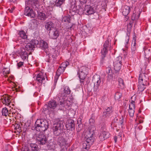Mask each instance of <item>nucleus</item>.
Returning <instances> with one entry per match:
<instances>
[{
  "label": "nucleus",
  "mask_w": 151,
  "mask_h": 151,
  "mask_svg": "<svg viewBox=\"0 0 151 151\" xmlns=\"http://www.w3.org/2000/svg\"><path fill=\"white\" fill-rule=\"evenodd\" d=\"M90 127L88 128V131L86 132L85 135L84 142L83 144V148L88 151L91 146L93 144L95 141L94 136V130H91L90 129Z\"/></svg>",
  "instance_id": "nucleus-1"
},
{
  "label": "nucleus",
  "mask_w": 151,
  "mask_h": 151,
  "mask_svg": "<svg viewBox=\"0 0 151 151\" xmlns=\"http://www.w3.org/2000/svg\"><path fill=\"white\" fill-rule=\"evenodd\" d=\"M64 127L63 122L61 121L55 122L53 125L52 130L53 134L56 137L62 135H66L65 132L63 131Z\"/></svg>",
  "instance_id": "nucleus-2"
},
{
  "label": "nucleus",
  "mask_w": 151,
  "mask_h": 151,
  "mask_svg": "<svg viewBox=\"0 0 151 151\" xmlns=\"http://www.w3.org/2000/svg\"><path fill=\"white\" fill-rule=\"evenodd\" d=\"M35 129L40 132L46 130L49 126L47 121L43 119H37L35 123Z\"/></svg>",
  "instance_id": "nucleus-3"
},
{
  "label": "nucleus",
  "mask_w": 151,
  "mask_h": 151,
  "mask_svg": "<svg viewBox=\"0 0 151 151\" xmlns=\"http://www.w3.org/2000/svg\"><path fill=\"white\" fill-rule=\"evenodd\" d=\"M88 69L89 68L86 66L78 67L77 68V75L79 78L81 85H84L86 78L88 73Z\"/></svg>",
  "instance_id": "nucleus-4"
},
{
  "label": "nucleus",
  "mask_w": 151,
  "mask_h": 151,
  "mask_svg": "<svg viewBox=\"0 0 151 151\" xmlns=\"http://www.w3.org/2000/svg\"><path fill=\"white\" fill-rule=\"evenodd\" d=\"M71 7L72 9L70 10V13H71V12H74L75 13H77L79 15L85 13V11L83 8L82 4H79L78 6V9H77V2L76 1H72L70 3Z\"/></svg>",
  "instance_id": "nucleus-5"
},
{
  "label": "nucleus",
  "mask_w": 151,
  "mask_h": 151,
  "mask_svg": "<svg viewBox=\"0 0 151 151\" xmlns=\"http://www.w3.org/2000/svg\"><path fill=\"white\" fill-rule=\"evenodd\" d=\"M111 40H109V38H107L104 43L103 47L101 52L102 60H104L106 57L109 49H110L111 47Z\"/></svg>",
  "instance_id": "nucleus-6"
},
{
  "label": "nucleus",
  "mask_w": 151,
  "mask_h": 151,
  "mask_svg": "<svg viewBox=\"0 0 151 151\" xmlns=\"http://www.w3.org/2000/svg\"><path fill=\"white\" fill-rule=\"evenodd\" d=\"M122 58L119 56L116 58L113 62L114 72L115 74H119L122 66Z\"/></svg>",
  "instance_id": "nucleus-7"
},
{
  "label": "nucleus",
  "mask_w": 151,
  "mask_h": 151,
  "mask_svg": "<svg viewBox=\"0 0 151 151\" xmlns=\"http://www.w3.org/2000/svg\"><path fill=\"white\" fill-rule=\"evenodd\" d=\"M114 111L113 107L112 106L107 107L103 112L102 117L104 119L109 118L113 114Z\"/></svg>",
  "instance_id": "nucleus-8"
},
{
  "label": "nucleus",
  "mask_w": 151,
  "mask_h": 151,
  "mask_svg": "<svg viewBox=\"0 0 151 151\" xmlns=\"http://www.w3.org/2000/svg\"><path fill=\"white\" fill-rule=\"evenodd\" d=\"M36 140L37 142L40 145H45L47 142V138L46 135L40 132L37 137Z\"/></svg>",
  "instance_id": "nucleus-9"
},
{
  "label": "nucleus",
  "mask_w": 151,
  "mask_h": 151,
  "mask_svg": "<svg viewBox=\"0 0 151 151\" xmlns=\"http://www.w3.org/2000/svg\"><path fill=\"white\" fill-rule=\"evenodd\" d=\"M148 77L147 74L145 73H141L139 76L138 82L144 83L146 85H149Z\"/></svg>",
  "instance_id": "nucleus-10"
},
{
  "label": "nucleus",
  "mask_w": 151,
  "mask_h": 151,
  "mask_svg": "<svg viewBox=\"0 0 151 151\" xmlns=\"http://www.w3.org/2000/svg\"><path fill=\"white\" fill-rule=\"evenodd\" d=\"M97 6H95L94 5L91 6L90 5H86L84 8L85 13L88 15L93 14L96 12Z\"/></svg>",
  "instance_id": "nucleus-11"
},
{
  "label": "nucleus",
  "mask_w": 151,
  "mask_h": 151,
  "mask_svg": "<svg viewBox=\"0 0 151 151\" xmlns=\"http://www.w3.org/2000/svg\"><path fill=\"white\" fill-rule=\"evenodd\" d=\"M1 101L6 105H9L12 101V96L8 94H5L1 97Z\"/></svg>",
  "instance_id": "nucleus-12"
},
{
  "label": "nucleus",
  "mask_w": 151,
  "mask_h": 151,
  "mask_svg": "<svg viewBox=\"0 0 151 151\" xmlns=\"http://www.w3.org/2000/svg\"><path fill=\"white\" fill-rule=\"evenodd\" d=\"M24 14L26 16L31 18H34L36 15L35 12H34L32 9L28 6L25 7L24 11Z\"/></svg>",
  "instance_id": "nucleus-13"
},
{
  "label": "nucleus",
  "mask_w": 151,
  "mask_h": 151,
  "mask_svg": "<svg viewBox=\"0 0 151 151\" xmlns=\"http://www.w3.org/2000/svg\"><path fill=\"white\" fill-rule=\"evenodd\" d=\"M18 54L20 57L24 60L27 59L29 55L31 54V52L26 51L24 47H22L20 48Z\"/></svg>",
  "instance_id": "nucleus-14"
},
{
  "label": "nucleus",
  "mask_w": 151,
  "mask_h": 151,
  "mask_svg": "<svg viewBox=\"0 0 151 151\" xmlns=\"http://www.w3.org/2000/svg\"><path fill=\"white\" fill-rule=\"evenodd\" d=\"M71 92V91L70 88L68 86H66L64 87V89L61 93L59 94V96L62 99H65L67 97V95L70 94Z\"/></svg>",
  "instance_id": "nucleus-15"
},
{
  "label": "nucleus",
  "mask_w": 151,
  "mask_h": 151,
  "mask_svg": "<svg viewBox=\"0 0 151 151\" xmlns=\"http://www.w3.org/2000/svg\"><path fill=\"white\" fill-rule=\"evenodd\" d=\"M65 70L59 66L56 72V75L54 77L53 83L54 88L55 87L56 83L59 76Z\"/></svg>",
  "instance_id": "nucleus-16"
},
{
  "label": "nucleus",
  "mask_w": 151,
  "mask_h": 151,
  "mask_svg": "<svg viewBox=\"0 0 151 151\" xmlns=\"http://www.w3.org/2000/svg\"><path fill=\"white\" fill-rule=\"evenodd\" d=\"M142 10L137 7H135L133 11V13L131 17L132 21L137 20L139 18Z\"/></svg>",
  "instance_id": "nucleus-17"
},
{
  "label": "nucleus",
  "mask_w": 151,
  "mask_h": 151,
  "mask_svg": "<svg viewBox=\"0 0 151 151\" xmlns=\"http://www.w3.org/2000/svg\"><path fill=\"white\" fill-rule=\"evenodd\" d=\"M45 78L44 75V73L40 72L36 76V81L37 82V84L39 86L42 85V83H44V81Z\"/></svg>",
  "instance_id": "nucleus-18"
},
{
  "label": "nucleus",
  "mask_w": 151,
  "mask_h": 151,
  "mask_svg": "<svg viewBox=\"0 0 151 151\" xmlns=\"http://www.w3.org/2000/svg\"><path fill=\"white\" fill-rule=\"evenodd\" d=\"M46 53L47 56H51L56 58H57L59 54L58 50L55 48L49 49L47 52H46Z\"/></svg>",
  "instance_id": "nucleus-19"
},
{
  "label": "nucleus",
  "mask_w": 151,
  "mask_h": 151,
  "mask_svg": "<svg viewBox=\"0 0 151 151\" xmlns=\"http://www.w3.org/2000/svg\"><path fill=\"white\" fill-rule=\"evenodd\" d=\"M39 47L41 49L43 50L46 53L49 49L48 48V44L47 42L43 40H40L39 44Z\"/></svg>",
  "instance_id": "nucleus-20"
},
{
  "label": "nucleus",
  "mask_w": 151,
  "mask_h": 151,
  "mask_svg": "<svg viewBox=\"0 0 151 151\" xmlns=\"http://www.w3.org/2000/svg\"><path fill=\"white\" fill-rule=\"evenodd\" d=\"M66 127L68 130L73 131L75 129L74 121L72 119H69L66 122Z\"/></svg>",
  "instance_id": "nucleus-21"
},
{
  "label": "nucleus",
  "mask_w": 151,
  "mask_h": 151,
  "mask_svg": "<svg viewBox=\"0 0 151 151\" xmlns=\"http://www.w3.org/2000/svg\"><path fill=\"white\" fill-rule=\"evenodd\" d=\"M62 99V98H60L59 101L57 103V107H58V110L62 111L66 110L65 104L64 103V99Z\"/></svg>",
  "instance_id": "nucleus-22"
},
{
  "label": "nucleus",
  "mask_w": 151,
  "mask_h": 151,
  "mask_svg": "<svg viewBox=\"0 0 151 151\" xmlns=\"http://www.w3.org/2000/svg\"><path fill=\"white\" fill-rule=\"evenodd\" d=\"M110 136L109 133L106 131H101L99 137L100 141H102Z\"/></svg>",
  "instance_id": "nucleus-23"
},
{
  "label": "nucleus",
  "mask_w": 151,
  "mask_h": 151,
  "mask_svg": "<svg viewBox=\"0 0 151 151\" xmlns=\"http://www.w3.org/2000/svg\"><path fill=\"white\" fill-rule=\"evenodd\" d=\"M130 30V29L127 30L126 35L123 38V41L125 45V47L127 49L129 47V36L131 33Z\"/></svg>",
  "instance_id": "nucleus-24"
},
{
  "label": "nucleus",
  "mask_w": 151,
  "mask_h": 151,
  "mask_svg": "<svg viewBox=\"0 0 151 151\" xmlns=\"http://www.w3.org/2000/svg\"><path fill=\"white\" fill-rule=\"evenodd\" d=\"M65 135H62L58 136V137L57 139V141L58 145L60 146H62L66 145L67 140L64 137Z\"/></svg>",
  "instance_id": "nucleus-25"
},
{
  "label": "nucleus",
  "mask_w": 151,
  "mask_h": 151,
  "mask_svg": "<svg viewBox=\"0 0 151 151\" xmlns=\"http://www.w3.org/2000/svg\"><path fill=\"white\" fill-rule=\"evenodd\" d=\"M106 73L108 74L107 81H112L113 78V74L114 73L112 72L111 68V67H108L106 68Z\"/></svg>",
  "instance_id": "nucleus-26"
},
{
  "label": "nucleus",
  "mask_w": 151,
  "mask_h": 151,
  "mask_svg": "<svg viewBox=\"0 0 151 151\" xmlns=\"http://www.w3.org/2000/svg\"><path fill=\"white\" fill-rule=\"evenodd\" d=\"M46 61L48 63V65L51 66L56 63L57 61V58L51 56H47Z\"/></svg>",
  "instance_id": "nucleus-27"
},
{
  "label": "nucleus",
  "mask_w": 151,
  "mask_h": 151,
  "mask_svg": "<svg viewBox=\"0 0 151 151\" xmlns=\"http://www.w3.org/2000/svg\"><path fill=\"white\" fill-rule=\"evenodd\" d=\"M45 27L48 31H51L55 26L54 23L52 21H46L45 22Z\"/></svg>",
  "instance_id": "nucleus-28"
},
{
  "label": "nucleus",
  "mask_w": 151,
  "mask_h": 151,
  "mask_svg": "<svg viewBox=\"0 0 151 151\" xmlns=\"http://www.w3.org/2000/svg\"><path fill=\"white\" fill-rule=\"evenodd\" d=\"M124 125V117L122 116L121 117L119 118V119L116 124L115 125V127L118 126L119 129H122Z\"/></svg>",
  "instance_id": "nucleus-29"
},
{
  "label": "nucleus",
  "mask_w": 151,
  "mask_h": 151,
  "mask_svg": "<svg viewBox=\"0 0 151 151\" xmlns=\"http://www.w3.org/2000/svg\"><path fill=\"white\" fill-rule=\"evenodd\" d=\"M50 38L53 39H56L59 35V33L57 29H55L52 33H49Z\"/></svg>",
  "instance_id": "nucleus-30"
},
{
  "label": "nucleus",
  "mask_w": 151,
  "mask_h": 151,
  "mask_svg": "<svg viewBox=\"0 0 151 151\" xmlns=\"http://www.w3.org/2000/svg\"><path fill=\"white\" fill-rule=\"evenodd\" d=\"M57 106V102L54 100L50 101H49L48 105H46L44 106L48 108L49 107L50 108L52 109H55Z\"/></svg>",
  "instance_id": "nucleus-31"
},
{
  "label": "nucleus",
  "mask_w": 151,
  "mask_h": 151,
  "mask_svg": "<svg viewBox=\"0 0 151 151\" xmlns=\"http://www.w3.org/2000/svg\"><path fill=\"white\" fill-rule=\"evenodd\" d=\"M37 18L38 19L44 21L47 18L46 15L42 11L37 12Z\"/></svg>",
  "instance_id": "nucleus-32"
},
{
  "label": "nucleus",
  "mask_w": 151,
  "mask_h": 151,
  "mask_svg": "<svg viewBox=\"0 0 151 151\" xmlns=\"http://www.w3.org/2000/svg\"><path fill=\"white\" fill-rule=\"evenodd\" d=\"M131 6H128L127 5H124L122 13L124 16L127 15L131 11Z\"/></svg>",
  "instance_id": "nucleus-33"
},
{
  "label": "nucleus",
  "mask_w": 151,
  "mask_h": 151,
  "mask_svg": "<svg viewBox=\"0 0 151 151\" xmlns=\"http://www.w3.org/2000/svg\"><path fill=\"white\" fill-rule=\"evenodd\" d=\"M24 48L26 51L29 52H30L31 54L34 50L35 47L29 42L26 44L25 48Z\"/></svg>",
  "instance_id": "nucleus-34"
},
{
  "label": "nucleus",
  "mask_w": 151,
  "mask_h": 151,
  "mask_svg": "<svg viewBox=\"0 0 151 151\" xmlns=\"http://www.w3.org/2000/svg\"><path fill=\"white\" fill-rule=\"evenodd\" d=\"M122 97V93L119 90H118L115 93L114 98L116 101L119 102L121 101Z\"/></svg>",
  "instance_id": "nucleus-35"
},
{
  "label": "nucleus",
  "mask_w": 151,
  "mask_h": 151,
  "mask_svg": "<svg viewBox=\"0 0 151 151\" xmlns=\"http://www.w3.org/2000/svg\"><path fill=\"white\" fill-rule=\"evenodd\" d=\"M17 34L22 39H26L27 38V35L24 30H18L17 31Z\"/></svg>",
  "instance_id": "nucleus-36"
},
{
  "label": "nucleus",
  "mask_w": 151,
  "mask_h": 151,
  "mask_svg": "<svg viewBox=\"0 0 151 151\" xmlns=\"http://www.w3.org/2000/svg\"><path fill=\"white\" fill-rule=\"evenodd\" d=\"M118 87L122 89H124L125 88V85L124 83L123 80L121 78H118Z\"/></svg>",
  "instance_id": "nucleus-37"
},
{
  "label": "nucleus",
  "mask_w": 151,
  "mask_h": 151,
  "mask_svg": "<svg viewBox=\"0 0 151 151\" xmlns=\"http://www.w3.org/2000/svg\"><path fill=\"white\" fill-rule=\"evenodd\" d=\"M143 51L145 57L147 55H149L151 54L150 49L147 46H145L143 47Z\"/></svg>",
  "instance_id": "nucleus-38"
},
{
  "label": "nucleus",
  "mask_w": 151,
  "mask_h": 151,
  "mask_svg": "<svg viewBox=\"0 0 151 151\" xmlns=\"http://www.w3.org/2000/svg\"><path fill=\"white\" fill-rule=\"evenodd\" d=\"M9 112V111H8V110L6 107L2 109V115L5 116H7V115L10 117L11 116H13L12 114H11Z\"/></svg>",
  "instance_id": "nucleus-39"
},
{
  "label": "nucleus",
  "mask_w": 151,
  "mask_h": 151,
  "mask_svg": "<svg viewBox=\"0 0 151 151\" xmlns=\"http://www.w3.org/2000/svg\"><path fill=\"white\" fill-rule=\"evenodd\" d=\"M64 1H55L53 3L50 1V3L52 4L54 6H60L63 4L64 3Z\"/></svg>",
  "instance_id": "nucleus-40"
},
{
  "label": "nucleus",
  "mask_w": 151,
  "mask_h": 151,
  "mask_svg": "<svg viewBox=\"0 0 151 151\" xmlns=\"http://www.w3.org/2000/svg\"><path fill=\"white\" fill-rule=\"evenodd\" d=\"M29 2L30 1L32 7L34 9L38 8L39 6V1H28Z\"/></svg>",
  "instance_id": "nucleus-41"
},
{
  "label": "nucleus",
  "mask_w": 151,
  "mask_h": 151,
  "mask_svg": "<svg viewBox=\"0 0 151 151\" xmlns=\"http://www.w3.org/2000/svg\"><path fill=\"white\" fill-rule=\"evenodd\" d=\"M72 41V39L71 37H69L68 38L66 37L65 38V40L63 42V44L65 46L69 47L70 45H71Z\"/></svg>",
  "instance_id": "nucleus-42"
},
{
  "label": "nucleus",
  "mask_w": 151,
  "mask_h": 151,
  "mask_svg": "<svg viewBox=\"0 0 151 151\" xmlns=\"http://www.w3.org/2000/svg\"><path fill=\"white\" fill-rule=\"evenodd\" d=\"M107 3V1H100L98 3V4H101V7L102 9H104L105 11H106Z\"/></svg>",
  "instance_id": "nucleus-43"
},
{
  "label": "nucleus",
  "mask_w": 151,
  "mask_h": 151,
  "mask_svg": "<svg viewBox=\"0 0 151 151\" xmlns=\"http://www.w3.org/2000/svg\"><path fill=\"white\" fill-rule=\"evenodd\" d=\"M138 91L140 92L143 91L146 88L145 86L148 85H146L145 84L138 82Z\"/></svg>",
  "instance_id": "nucleus-44"
},
{
  "label": "nucleus",
  "mask_w": 151,
  "mask_h": 151,
  "mask_svg": "<svg viewBox=\"0 0 151 151\" xmlns=\"http://www.w3.org/2000/svg\"><path fill=\"white\" fill-rule=\"evenodd\" d=\"M30 147V151H38L39 150L38 146L36 144H31Z\"/></svg>",
  "instance_id": "nucleus-45"
},
{
  "label": "nucleus",
  "mask_w": 151,
  "mask_h": 151,
  "mask_svg": "<svg viewBox=\"0 0 151 151\" xmlns=\"http://www.w3.org/2000/svg\"><path fill=\"white\" fill-rule=\"evenodd\" d=\"M71 18V17L69 15L65 16L62 18V21L68 23H70Z\"/></svg>",
  "instance_id": "nucleus-46"
},
{
  "label": "nucleus",
  "mask_w": 151,
  "mask_h": 151,
  "mask_svg": "<svg viewBox=\"0 0 151 151\" xmlns=\"http://www.w3.org/2000/svg\"><path fill=\"white\" fill-rule=\"evenodd\" d=\"M101 80H99L98 81L95 82L93 90L95 92H97V91L99 89V86L100 85Z\"/></svg>",
  "instance_id": "nucleus-47"
},
{
  "label": "nucleus",
  "mask_w": 151,
  "mask_h": 151,
  "mask_svg": "<svg viewBox=\"0 0 151 151\" xmlns=\"http://www.w3.org/2000/svg\"><path fill=\"white\" fill-rule=\"evenodd\" d=\"M11 114H12V115L13 116H17L19 115H20V114H19L18 111H17L15 109H12V110L10 109L9 110V112Z\"/></svg>",
  "instance_id": "nucleus-48"
},
{
  "label": "nucleus",
  "mask_w": 151,
  "mask_h": 151,
  "mask_svg": "<svg viewBox=\"0 0 151 151\" xmlns=\"http://www.w3.org/2000/svg\"><path fill=\"white\" fill-rule=\"evenodd\" d=\"M14 129L16 130L17 132H20L22 131L20 124L15 123L14 125Z\"/></svg>",
  "instance_id": "nucleus-49"
},
{
  "label": "nucleus",
  "mask_w": 151,
  "mask_h": 151,
  "mask_svg": "<svg viewBox=\"0 0 151 151\" xmlns=\"http://www.w3.org/2000/svg\"><path fill=\"white\" fill-rule=\"evenodd\" d=\"M39 42L36 39H32L29 42L32 45H33V47H35V46H37L39 44Z\"/></svg>",
  "instance_id": "nucleus-50"
},
{
  "label": "nucleus",
  "mask_w": 151,
  "mask_h": 151,
  "mask_svg": "<svg viewBox=\"0 0 151 151\" xmlns=\"http://www.w3.org/2000/svg\"><path fill=\"white\" fill-rule=\"evenodd\" d=\"M137 37V35H136V34L134 32L133 34V38L132 40V44L133 43V46H136V40Z\"/></svg>",
  "instance_id": "nucleus-51"
},
{
  "label": "nucleus",
  "mask_w": 151,
  "mask_h": 151,
  "mask_svg": "<svg viewBox=\"0 0 151 151\" xmlns=\"http://www.w3.org/2000/svg\"><path fill=\"white\" fill-rule=\"evenodd\" d=\"M64 103L65 104L66 110L68 108H69V107L71 106V103L69 100L64 99Z\"/></svg>",
  "instance_id": "nucleus-52"
},
{
  "label": "nucleus",
  "mask_w": 151,
  "mask_h": 151,
  "mask_svg": "<svg viewBox=\"0 0 151 151\" xmlns=\"http://www.w3.org/2000/svg\"><path fill=\"white\" fill-rule=\"evenodd\" d=\"M135 110V109H129L128 110V113L130 117H133L134 116Z\"/></svg>",
  "instance_id": "nucleus-53"
},
{
  "label": "nucleus",
  "mask_w": 151,
  "mask_h": 151,
  "mask_svg": "<svg viewBox=\"0 0 151 151\" xmlns=\"http://www.w3.org/2000/svg\"><path fill=\"white\" fill-rule=\"evenodd\" d=\"M69 65V63L68 61L63 62L60 65L61 68L65 70L66 68Z\"/></svg>",
  "instance_id": "nucleus-54"
},
{
  "label": "nucleus",
  "mask_w": 151,
  "mask_h": 151,
  "mask_svg": "<svg viewBox=\"0 0 151 151\" xmlns=\"http://www.w3.org/2000/svg\"><path fill=\"white\" fill-rule=\"evenodd\" d=\"M101 80L100 76L98 75H94L93 77V81L94 82L98 81Z\"/></svg>",
  "instance_id": "nucleus-55"
},
{
  "label": "nucleus",
  "mask_w": 151,
  "mask_h": 151,
  "mask_svg": "<svg viewBox=\"0 0 151 151\" xmlns=\"http://www.w3.org/2000/svg\"><path fill=\"white\" fill-rule=\"evenodd\" d=\"M2 71H3V73L5 76L10 73L9 69L7 68H4Z\"/></svg>",
  "instance_id": "nucleus-56"
},
{
  "label": "nucleus",
  "mask_w": 151,
  "mask_h": 151,
  "mask_svg": "<svg viewBox=\"0 0 151 151\" xmlns=\"http://www.w3.org/2000/svg\"><path fill=\"white\" fill-rule=\"evenodd\" d=\"M133 21H130L129 22V23L127 24V30L130 29V32H131L132 27L133 24Z\"/></svg>",
  "instance_id": "nucleus-57"
},
{
  "label": "nucleus",
  "mask_w": 151,
  "mask_h": 151,
  "mask_svg": "<svg viewBox=\"0 0 151 151\" xmlns=\"http://www.w3.org/2000/svg\"><path fill=\"white\" fill-rule=\"evenodd\" d=\"M106 130V128L105 123V122H102V123H101V131Z\"/></svg>",
  "instance_id": "nucleus-58"
},
{
  "label": "nucleus",
  "mask_w": 151,
  "mask_h": 151,
  "mask_svg": "<svg viewBox=\"0 0 151 151\" xmlns=\"http://www.w3.org/2000/svg\"><path fill=\"white\" fill-rule=\"evenodd\" d=\"M119 119V118H117L116 116L115 117L113 120V121L111 122V128H112V125L113 123H114V124L115 125L116 124V123H117Z\"/></svg>",
  "instance_id": "nucleus-59"
},
{
  "label": "nucleus",
  "mask_w": 151,
  "mask_h": 151,
  "mask_svg": "<svg viewBox=\"0 0 151 151\" xmlns=\"http://www.w3.org/2000/svg\"><path fill=\"white\" fill-rule=\"evenodd\" d=\"M78 126L76 127V131L77 132H80L82 129V124H78Z\"/></svg>",
  "instance_id": "nucleus-60"
},
{
  "label": "nucleus",
  "mask_w": 151,
  "mask_h": 151,
  "mask_svg": "<svg viewBox=\"0 0 151 151\" xmlns=\"http://www.w3.org/2000/svg\"><path fill=\"white\" fill-rule=\"evenodd\" d=\"M129 109H135V106L134 102L132 101V102H131L129 105Z\"/></svg>",
  "instance_id": "nucleus-61"
},
{
  "label": "nucleus",
  "mask_w": 151,
  "mask_h": 151,
  "mask_svg": "<svg viewBox=\"0 0 151 151\" xmlns=\"http://www.w3.org/2000/svg\"><path fill=\"white\" fill-rule=\"evenodd\" d=\"M146 58V67L148 65V64L149 63L150 60H151V58L150 57V56H149L148 57H145Z\"/></svg>",
  "instance_id": "nucleus-62"
},
{
  "label": "nucleus",
  "mask_w": 151,
  "mask_h": 151,
  "mask_svg": "<svg viewBox=\"0 0 151 151\" xmlns=\"http://www.w3.org/2000/svg\"><path fill=\"white\" fill-rule=\"evenodd\" d=\"M24 62H20L17 63V66L18 68H20L22 66L24 65Z\"/></svg>",
  "instance_id": "nucleus-63"
},
{
  "label": "nucleus",
  "mask_w": 151,
  "mask_h": 151,
  "mask_svg": "<svg viewBox=\"0 0 151 151\" xmlns=\"http://www.w3.org/2000/svg\"><path fill=\"white\" fill-rule=\"evenodd\" d=\"M21 151H29V149L28 147H25L22 148Z\"/></svg>",
  "instance_id": "nucleus-64"
}]
</instances>
